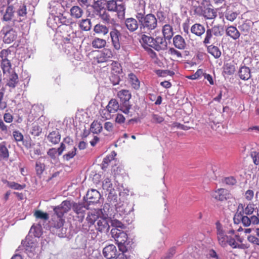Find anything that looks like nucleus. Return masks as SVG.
<instances>
[{
  "mask_svg": "<svg viewBox=\"0 0 259 259\" xmlns=\"http://www.w3.org/2000/svg\"><path fill=\"white\" fill-rule=\"evenodd\" d=\"M94 30L96 33L103 35H105L108 32V28L106 26L101 24L96 25Z\"/></svg>",
  "mask_w": 259,
  "mask_h": 259,
  "instance_id": "nucleus-45",
  "label": "nucleus"
},
{
  "mask_svg": "<svg viewBox=\"0 0 259 259\" xmlns=\"http://www.w3.org/2000/svg\"><path fill=\"white\" fill-rule=\"evenodd\" d=\"M124 23L126 28L130 32H134L140 28L139 23L138 20L134 18H128L125 19Z\"/></svg>",
  "mask_w": 259,
  "mask_h": 259,
  "instance_id": "nucleus-23",
  "label": "nucleus"
},
{
  "mask_svg": "<svg viewBox=\"0 0 259 259\" xmlns=\"http://www.w3.org/2000/svg\"><path fill=\"white\" fill-rule=\"evenodd\" d=\"M113 201H110V204L106 203L104 204L103 209L105 212L109 213V207L110 205L114 206L115 209L120 215L128 214L132 212L134 210L133 205L126 202L116 203L117 202V196L115 195H111Z\"/></svg>",
  "mask_w": 259,
  "mask_h": 259,
  "instance_id": "nucleus-3",
  "label": "nucleus"
},
{
  "mask_svg": "<svg viewBox=\"0 0 259 259\" xmlns=\"http://www.w3.org/2000/svg\"><path fill=\"white\" fill-rule=\"evenodd\" d=\"M48 141L53 144L59 143L61 139V135L58 129L51 132L47 137Z\"/></svg>",
  "mask_w": 259,
  "mask_h": 259,
  "instance_id": "nucleus-28",
  "label": "nucleus"
},
{
  "mask_svg": "<svg viewBox=\"0 0 259 259\" xmlns=\"http://www.w3.org/2000/svg\"><path fill=\"white\" fill-rule=\"evenodd\" d=\"M166 38L160 36L156 37L154 38V45L153 48L155 50L159 51L165 50L167 47V43Z\"/></svg>",
  "mask_w": 259,
  "mask_h": 259,
  "instance_id": "nucleus-21",
  "label": "nucleus"
},
{
  "mask_svg": "<svg viewBox=\"0 0 259 259\" xmlns=\"http://www.w3.org/2000/svg\"><path fill=\"white\" fill-rule=\"evenodd\" d=\"M173 44L176 48L180 50H184L186 47V42L184 38L179 34L174 37Z\"/></svg>",
  "mask_w": 259,
  "mask_h": 259,
  "instance_id": "nucleus-26",
  "label": "nucleus"
},
{
  "mask_svg": "<svg viewBox=\"0 0 259 259\" xmlns=\"http://www.w3.org/2000/svg\"><path fill=\"white\" fill-rule=\"evenodd\" d=\"M215 226L217 237L225 234V232L223 230L222 225L220 223L219 221L216 222Z\"/></svg>",
  "mask_w": 259,
  "mask_h": 259,
  "instance_id": "nucleus-57",
  "label": "nucleus"
},
{
  "mask_svg": "<svg viewBox=\"0 0 259 259\" xmlns=\"http://www.w3.org/2000/svg\"><path fill=\"white\" fill-rule=\"evenodd\" d=\"M249 60L251 62L250 58H245L244 60L241 64L237 74L239 77L243 80H248L251 77V72L250 69L246 66L245 64V60Z\"/></svg>",
  "mask_w": 259,
  "mask_h": 259,
  "instance_id": "nucleus-13",
  "label": "nucleus"
},
{
  "mask_svg": "<svg viewBox=\"0 0 259 259\" xmlns=\"http://www.w3.org/2000/svg\"><path fill=\"white\" fill-rule=\"evenodd\" d=\"M79 27L83 30H90L92 27L91 21L90 19H86L82 20L80 22Z\"/></svg>",
  "mask_w": 259,
  "mask_h": 259,
  "instance_id": "nucleus-48",
  "label": "nucleus"
},
{
  "mask_svg": "<svg viewBox=\"0 0 259 259\" xmlns=\"http://www.w3.org/2000/svg\"><path fill=\"white\" fill-rule=\"evenodd\" d=\"M245 11V7L242 4H238L233 8L232 6H228L226 11L225 13V17L227 20L233 22L238 15L241 12Z\"/></svg>",
  "mask_w": 259,
  "mask_h": 259,
  "instance_id": "nucleus-7",
  "label": "nucleus"
},
{
  "mask_svg": "<svg viewBox=\"0 0 259 259\" xmlns=\"http://www.w3.org/2000/svg\"><path fill=\"white\" fill-rule=\"evenodd\" d=\"M227 244L233 248H243V244H239L235 241V239L229 237Z\"/></svg>",
  "mask_w": 259,
  "mask_h": 259,
  "instance_id": "nucleus-53",
  "label": "nucleus"
},
{
  "mask_svg": "<svg viewBox=\"0 0 259 259\" xmlns=\"http://www.w3.org/2000/svg\"><path fill=\"white\" fill-rule=\"evenodd\" d=\"M253 26V22L250 20L246 19L239 25L238 28L241 33L246 36L251 31Z\"/></svg>",
  "mask_w": 259,
  "mask_h": 259,
  "instance_id": "nucleus-19",
  "label": "nucleus"
},
{
  "mask_svg": "<svg viewBox=\"0 0 259 259\" xmlns=\"http://www.w3.org/2000/svg\"><path fill=\"white\" fill-rule=\"evenodd\" d=\"M120 104H119L117 100L114 99H111L107 106V109L110 113H115L118 110L120 111Z\"/></svg>",
  "mask_w": 259,
  "mask_h": 259,
  "instance_id": "nucleus-31",
  "label": "nucleus"
},
{
  "mask_svg": "<svg viewBox=\"0 0 259 259\" xmlns=\"http://www.w3.org/2000/svg\"><path fill=\"white\" fill-rule=\"evenodd\" d=\"M210 29L212 33L213 34L214 38L222 36L224 33V29L222 25H215L211 28Z\"/></svg>",
  "mask_w": 259,
  "mask_h": 259,
  "instance_id": "nucleus-35",
  "label": "nucleus"
},
{
  "mask_svg": "<svg viewBox=\"0 0 259 259\" xmlns=\"http://www.w3.org/2000/svg\"><path fill=\"white\" fill-rule=\"evenodd\" d=\"M117 249L113 244H110L105 247L103 249V254L107 259H112L116 256Z\"/></svg>",
  "mask_w": 259,
  "mask_h": 259,
  "instance_id": "nucleus-20",
  "label": "nucleus"
},
{
  "mask_svg": "<svg viewBox=\"0 0 259 259\" xmlns=\"http://www.w3.org/2000/svg\"><path fill=\"white\" fill-rule=\"evenodd\" d=\"M106 6L108 11L116 12L119 19H123L124 18L125 6L123 3H119L115 0H110L106 2Z\"/></svg>",
  "mask_w": 259,
  "mask_h": 259,
  "instance_id": "nucleus-6",
  "label": "nucleus"
},
{
  "mask_svg": "<svg viewBox=\"0 0 259 259\" xmlns=\"http://www.w3.org/2000/svg\"><path fill=\"white\" fill-rule=\"evenodd\" d=\"M73 202L69 200H64L53 208L54 214L52 217L51 230L59 237L62 238L66 236L67 229L63 227L64 220V214L67 213L72 208Z\"/></svg>",
  "mask_w": 259,
  "mask_h": 259,
  "instance_id": "nucleus-1",
  "label": "nucleus"
},
{
  "mask_svg": "<svg viewBox=\"0 0 259 259\" xmlns=\"http://www.w3.org/2000/svg\"><path fill=\"white\" fill-rule=\"evenodd\" d=\"M122 245H118L119 249L122 251V253H119L115 259H131L130 256L124 252V250L121 248Z\"/></svg>",
  "mask_w": 259,
  "mask_h": 259,
  "instance_id": "nucleus-60",
  "label": "nucleus"
},
{
  "mask_svg": "<svg viewBox=\"0 0 259 259\" xmlns=\"http://www.w3.org/2000/svg\"><path fill=\"white\" fill-rule=\"evenodd\" d=\"M11 50L9 49L2 50L0 52V58L1 60H8V56L11 54Z\"/></svg>",
  "mask_w": 259,
  "mask_h": 259,
  "instance_id": "nucleus-59",
  "label": "nucleus"
},
{
  "mask_svg": "<svg viewBox=\"0 0 259 259\" xmlns=\"http://www.w3.org/2000/svg\"><path fill=\"white\" fill-rule=\"evenodd\" d=\"M9 156V151L6 146V143H0V161L7 159Z\"/></svg>",
  "mask_w": 259,
  "mask_h": 259,
  "instance_id": "nucleus-37",
  "label": "nucleus"
},
{
  "mask_svg": "<svg viewBox=\"0 0 259 259\" xmlns=\"http://www.w3.org/2000/svg\"><path fill=\"white\" fill-rule=\"evenodd\" d=\"M101 196V194L98 190L91 189L89 190L86 194L87 201L89 204L97 203Z\"/></svg>",
  "mask_w": 259,
  "mask_h": 259,
  "instance_id": "nucleus-18",
  "label": "nucleus"
},
{
  "mask_svg": "<svg viewBox=\"0 0 259 259\" xmlns=\"http://www.w3.org/2000/svg\"><path fill=\"white\" fill-rule=\"evenodd\" d=\"M212 196L218 201H223L230 199L231 194L227 190L221 188L214 191L212 194Z\"/></svg>",
  "mask_w": 259,
  "mask_h": 259,
  "instance_id": "nucleus-15",
  "label": "nucleus"
},
{
  "mask_svg": "<svg viewBox=\"0 0 259 259\" xmlns=\"http://www.w3.org/2000/svg\"><path fill=\"white\" fill-rule=\"evenodd\" d=\"M67 32L63 34L62 40L63 43V46L65 45L68 48H72L73 45V42L75 41L76 37V33L71 29H66Z\"/></svg>",
  "mask_w": 259,
  "mask_h": 259,
  "instance_id": "nucleus-10",
  "label": "nucleus"
},
{
  "mask_svg": "<svg viewBox=\"0 0 259 259\" xmlns=\"http://www.w3.org/2000/svg\"><path fill=\"white\" fill-rule=\"evenodd\" d=\"M102 187L104 190L111 191L112 187V184L111 182V180L108 178H106L103 182Z\"/></svg>",
  "mask_w": 259,
  "mask_h": 259,
  "instance_id": "nucleus-56",
  "label": "nucleus"
},
{
  "mask_svg": "<svg viewBox=\"0 0 259 259\" xmlns=\"http://www.w3.org/2000/svg\"><path fill=\"white\" fill-rule=\"evenodd\" d=\"M247 240L252 243L253 244L257 245L259 246V239L256 237L254 235H249L247 237Z\"/></svg>",
  "mask_w": 259,
  "mask_h": 259,
  "instance_id": "nucleus-64",
  "label": "nucleus"
},
{
  "mask_svg": "<svg viewBox=\"0 0 259 259\" xmlns=\"http://www.w3.org/2000/svg\"><path fill=\"white\" fill-rule=\"evenodd\" d=\"M128 79L133 88L137 90L140 88V81L134 74L130 73L128 74Z\"/></svg>",
  "mask_w": 259,
  "mask_h": 259,
  "instance_id": "nucleus-43",
  "label": "nucleus"
},
{
  "mask_svg": "<svg viewBox=\"0 0 259 259\" xmlns=\"http://www.w3.org/2000/svg\"><path fill=\"white\" fill-rule=\"evenodd\" d=\"M76 148L74 147L71 151H69L63 156L62 158L63 160L65 161H69L73 158L76 154Z\"/></svg>",
  "mask_w": 259,
  "mask_h": 259,
  "instance_id": "nucleus-50",
  "label": "nucleus"
},
{
  "mask_svg": "<svg viewBox=\"0 0 259 259\" xmlns=\"http://www.w3.org/2000/svg\"><path fill=\"white\" fill-rule=\"evenodd\" d=\"M12 65L9 60H1V68L4 74L11 73Z\"/></svg>",
  "mask_w": 259,
  "mask_h": 259,
  "instance_id": "nucleus-42",
  "label": "nucleus"
},
{
  "mask_svg": "<svg viewBox=\"0 0 259 259\" xmlns=\"http://www.w3.org/2000/svg\"><path fill=\"white\" fill-rule=\"evenodd\" d=\"M34 216L37 219L46 221L49 219L48 213L44 212L40 210H36L34 213Z\"/></svg>",
  "mask_w": 259,
  "mask_h": 259,
  "instance_id": "nucleus-49",
  "label": "nucleus"
},
{
  "mask_svg": "<svg viewBox=\"0 0 259 259\" xmlns=\"http://www.w3.org/2000/svg\"><path fill=\"white\" fill-rule=\"evenodd\" d=\"M101 216L99 215V212L96 210H92L89 211L87 213L86 221L87 224L85 223L82 224L81 230L84 233L89 232L90 228L93 225L95 224Z\"/></svg>",
  "mask_w": 259,
  "mask_h": 259,
  "instance_id": "nucleus-8",
  "label": "nucleus"
},
{
  "mask_svg": "<svg viewBox=\"0 0 259 259\" xmlns=\"http://www.w3.org/2000/svg\"><path fill=\"white\" fill-rule=\"evenodd\" d=\"M22 247H24L25 251L27 253L33 254L35 252L36 248V244L33 242L32 240L22 241Z\"/></svg>",
  "mask_w": 259,
  "mask_h": 259,
  "instance_id": "nucleus-27",
  "label": "nucleus"
},
{
  "mask_svg": "<svg viewBox=\"0 0 259 259\" xmlns=\"http://www.w3.org/2000/svg\"><path fill=\"white\" fill-rule=\"evenodd\" d=\"M7 185L10 188L14 190H21L25 187V185H22L14 182H8Z\"/></svg>",
  "mask_w": 259,
  "mask_h": 259,
  "instance_id": "nucleus-55",
  "label": "nucleus"
},
{
  "mask_svg": "<svg viewBox=\"0 0 259 259\" xmlns=\"http://www.w3.org/2000/svg\"><path fill=\"white\" fill-rule=\"evenodd\" d=\"M1 33L4 35L3 41L5 44H10L17 38V33L13 28L9 27H4L1 31Z\"/></svg>",
  "mask_w": 259,
  "mask_h": 259,
  "instance_id": "nucleus-9",
  "label": "nucleus"
},
{
  "mask_svg": "<svg viewBox=\"0 0 259 259\" xmlns=\"http://www.w3.org/2000/svg\"><path fill=\"white\" fill-rule=\"evenodd\" d=\"M98 15L102 21L107 24H112L114 20L110 17L106 9H101L98 11Z\"/></svg>",
  "mask_w": 259,
  "mask_h": 259,
  "instance_id": "nucleus-29",
  "label": "nucleus"
},
{
  "mask_svg": "<svg viewBox=\"0 0 259 259\" xmlns=\"http://www.w3.org/2000/svg\"><path fill=\"white\" fill-rule=\"evenodd\" d=\"M121 33L117 29L113 28L110 32V36L111 42L114 48L116 50H119L120 48V44L119 42V36Z\"/></svg>",
  "mask_w": 259,
  "mask_h": 259,
  "instance_id": "nucleus-17",
  "label": "nucleus"
},
{
  "mask_svg": "<svg viewBox=\"0 0 259 259\" xmlns=\"http://www.w3.org/2000/svg\"><path fill=\"white\" fill-rule=\"evenodd\" d=\"M226 32L227 35L230 36L234 40L238 39L240 35V33L239 30H238L236 27L233 26L228 27L226 30Z\"/></svg>",
  "mask_w": 259,
  "mask_h": 259,
  "instance_id": "nucleus-30",
  "label": "nucleus"
},
{
  "mask_svg": "<svg viewBox=\"0 0 259 259\" xmlns=\"http://www.w3.org/2000/svg\"><path fill=\"white\" fill-rule=\"evenodd\" d=\"M111 70L113 73L119 74L122 72V68L120 64L117 62H113L111 64Z\"/></svg>",
  "mask_w": 259,
  "mask_h": 259,
  "instance_id": "nucleus-51",
  "label": "nucleus"
},
{
  "mask_svg": "<svg viewBox=\"0 0 259 259\" xmlns=\"http://www.w3.org/2000/svg\"><path fill=\"white\" fill-rule=\"evenodd\" d=\"M117 96L120 99V111L131 117L132 114H131L130 110L132 109V104L130 102L132 97L130 92L127 90H122L118 92Z\"/></svg>",
  "mask_w": 259,
  "mask_h": 259,
  "instance_id": "nucleus-5",
  "label": "nucleus"
},
{
  "mask_svg": "<svg viewBox=\"0 0 259 259\" xmlns=\"http://www.w3.org/2000/svg\"><path fill=\"white\" fill-rule=\"evenodd\" d=\"M9 79L7 85L10 88H15L19 82L18 76L17 74L14 71H11Z\"/></svg>",
  "mask_w": 259,
  "mask_h": 259,
  "instance_id": "nucleus-34",
  "label": "nucleus"
},
{
  "mask_svg": "<svg viewBox=\"0 0 259 259\" xmlns=\"http://www.w3.org/2000/svg\"><path fill=\"white\" fill-rule=\"evenodd\" d=\"M255 210V204L253 203L249 202L246 206L245 204L239 203L237 213H241V214L245 215H250Z\"/></svg>",
  "mask_w": 259,
  "mask_h": 259,
  "instance_id": "nucleus-16",
  "label": "nucleus"
},
{
  "mask_svg": "<svg viewBox=\"0 0 259 259\" xmlns=\"http://www.w3.org/2000/svg\"><path fill=\"white\" fill-rule=\"evenodd\" d=\"M162 31L164 37L167 40H170L174 35L172 27L169 24H165L162 27Z\"/></svg>",
  "mask_w": 259,
  "mask_h": 259,
  "instance_id": "nucleus-32",
  "label": "nucleus"
},
{
  "mask_svg": "<svg viewBox=\"0 0 259 259\" xmlns=\"http://www.w3.org/2000/svg\"><path fill=\"white\" fill-rule=\"evenodd\" d=\"M168 53L170 55L176 56L179 58L182 57V53L180 51L174 49V48H170L168 50Z\"/></svg>",
  "mask_w": 259,
  "mask_h": 259,
  "instance_id": "nucleus-61",
  "label": "nucleus"
},
{
  "mask_svg": "<svg viewBox=\"0 0 259 259\" xmlns=\"http://www.w3.org/2000/svg\"><path fill=\"white\" fill-rule=\"evenodd\" d=\"M250 156L252 158L253 163L255 165L259 164V152L256 151H252L250 153Z\"/></svg>",
  "mask_w": 259,
  "mask_h": 259,
  "instance_id": "nucleus-62",
  "label": "nucleus"
},
{
  "mask_svg": "<svg viewBox=\"0 0 259 259\" xmlns=\"http://www.w3.org/2000/svg\"><path fill=\"white\" fill-rule=\"evenodd\" d=\"M92 44L94 48L100 49L105 46L106 41L104 39L96 37L93 40Z\"/></svg>",
  "mask_w": 259,
  "mask_h": 259,
  "instance_id": "nucleus-46",
  "label": "nucleus"
},
{
  "mask_svg": "<svg viewBox=\"0 0 259 259\" xmlns=\"http://www.w3.org/2000/svg\"><path fill=\"white\" fill-rule=\"evenodd\" d=\"M72 208L76 214L78 221L82 222L88 209L87 207L83 203L73 202Z\"/></svg>",
  "mask_w": 259,
  "mask_h": 259,
  "instance_id": "nucleus-11",
  "label": "nucleus"
},
{
  "mask_svg": "<svg viewBox=\"0 0 259 259\" xmlns=\"http://www.w3.org/2000/svg\"><path fill=\"white\" fill-rule=\"evenodd\" d=\"M111 226L114 228H112L111 230V233L113 237H114L115 241L117 242L118 245H123L127 240V235L124 232L119 229H123L124 228V225L119 221L117 220L110 219Z\"/></svg>",
  "mask_w": 259,
  "mask_h": 259,
  "instance_id": "nucleus-4",
  "label": "nucleus"
},
{
  "mask_svg": "<svg viewBox=\"0 0 259 259\" xmlns=\"http://www.w3.org/2000/svg\"><path fill=\"white\" fill-rule=\"evenodd\" d=\"M202 13L204 17L207 19H213L217 16V12L209 7L204 8Z\"/></svg>",
  "mask_w": 259,
  "mask_h": 259,
  "instance_id": "nucleus-33",
  "label": "nucleus"
},
{
  "mask_svg": "<svg viewBox=\"0 0 259 259\" xmlns=\"http://www.w3.org/2000/svg\"><path fill=\"white\" fill-rule=\"evenodd\" d=\"M223 70L225 73L231 75L235 71V66L231 63H226L224 65Z\"/></svg>",
  "mask_w": 259,
  "mask_h": 259,
  "instance_id": "nucleus-47",
  "label": "nucleus"
},
{
  "mask_svg": "<svg viewBox=\"0 0 259 259\" xmlns=\"http://www.w3.org/2000/svg\"><path fill=\"white\" fill-rule=\"evenodd\" d=\"M205 28L204 25L200 23H195L193 24L191 28V32L198 37H201V36L204 34L205 32Z\"/></svg>",
  "mask_w": 259,
  "mask_h": 259,
  "instance_id": "nucleus-25",
  "label": "nucleus"
},
{
  "mask_svg": "<svg viewBox=\"0 0 259 259\" xmlns=\"http://www.w3.org/2000/svg\"><path fill=\"white\" fill-rule=\"evenodd\" d=\"M71 16L75 19L81 18L83 15V10L78 6H73L70 9Z\"/></svg>",
  "mask_w": 259,
  "mask_h": 259,
  "instance_id": "nucleus-38",
  "label": "nucleus"
},
{
  "mask_svg": "<svg viewBox=\"0 0 259 259\" xmlns=\"http://www.w3.org/2000/svg\"><path fill=\"white\" fill-rule=\"evenodd\" d=\"M13 136L16 142H21L23 140V135L19 131H14Z\"/></svg>",
  "mask_w": 259,
  "mask_h": 259,
  "instance_id": "nucleus-58",
  "label": "nucleus"
},
{
  "mask_svg": "<svg viewBox=\"0 0 259 259\" xmlns=\"http://www.w3.org/2000/svg\"><path fill=\"white\" fill-rule=\"evenodd\" d=\"M113 57L112 51L109 49H103L97 56V62L103 63L108 61Z\"/></svg>",
  "mask_w": 259,
  "mask_h": 259,
  "instance_id": "nucleus-22",
  "label": "nucleus"
},
{
  "mask_svg": "<svg viewBox=\"0 0 259 259\" xmlns=\"http://www.w3.org/2000/svg\"><path fill=\"white\" fill-rule=\"evenodd\" d=\"M52 21H55L57 26L58 24L65 25V29H70L71 27L69 25L72 23L71 19L67 18L61 13L59 14V16H52V18H49L48 22L52 23Z\"/></svg>",
  "mask_w": 259,
  "mask_h": 259,
  "instance_id": "nucleus-14",
  "label": "nucleus"
},
{
  "mask_svg": "<svg viewBox=\"0 0 259 259\" xmlns=\"http://www.w3.org/2000/svg\"><path fill=\"white\" fill-rule=\"evenodd\" d=\"M241 213H236L234 217V222L235 224H238L241 222L245 227H248L250 225V218Z\"/></svg>",
  "mask_w": 259,
  "mask_h": 259,
  "instance_id": "nucleus-24",
  "label": "nucleus"
},
{
  "mask_svg": "<svg viewBox=\"0 0 259 259\" xmlns=\"http://www.w3.org/2000/svg\"><path fill=\"white\" fill-rule=\"evenodd\" d=\"M219 244L223 247L227 245L229 238L226 234L217 237Z\"/></svg>",
  "mask_w": 259,
  "mask_h": 259,
  "instance_id": "nucleus-52",
  "label": "nucleus"
},
{
  "mask_svg": "<svg viewBox=\"0 0 259 259\" xmlns=\"http://www.w3.org/2000/svg\"><path fill=\"white\" fill-rule=\"evenodd\" d=\"M45 168V165L44 163L40 162H36L35 164V170L37 175L40 176Z\"/></svg>",
  "mask_w": 259,
  "mask_h": 259,
  "instance_id": "nucleus-54",
  "label": "nucleus"
},
{
  "mask_svg": "<svg viewBox=\"0 0 259 259\" xmlns=\"http://www.w3.org/2000/svg\"><path fill=\"white\" fill-rule=\"evenodd\" d=\"M95 224L96 230L100 233H107L110 229V219L101 217Z\"/></svg>",
  "mask_w": 259,
  "mask_h": 259,
  "instance_id": "nucleus-12",
  "label": "nucleus"
},
{
  "mask_svg": "<svg viewBox=\"0 0 259 259\" xmlns=\"http://www.w3.org/2000/svg\"><path fill=\"white\" fill-rule=\"evenodd\" d=\"M14 7L13 6L7 7L6 12L3 16V20L5 21H10L14 16Z\"/></svg>",
  "mask_w": 259,
  "mask_h": 259,
  "instance_id": "nucleus-39",
  "label": "nucleus"
},
{
  "mask_svg": "<svg viewBox=\"0 0 259 259\" xmlns=\"http://www.w3.org/2000/svg\"><path fill=\"white\" fill-rule=\"evenodd\" d=\"M142 10L135 15L138 20L140 29L142 33L150 34L157 26V20L154 15L148 14L145 15V6L141 5Z\"/></svg>",
  "mask_w": 259,
  "mask_h": 259,
  "instance_id": "nucleus-2",
  "label": "nucleus"
},
{
  "mask_svg": "<svg viewBox=\"0 0 259 259\" xmlns=\"http://www.w3.org/2000/svg\"><path fill=\"white\" fill-rule=\"evenodd\" d=\"M205 47L207 48V52L215 59L219 58L221 56V51L218 47L213 45H207Z\"/></svg>",
  "mask_w": 259,
  "mask_h": 259,
  "instance_id": "nucleus-36",
  "label": "nucleus"
},
{
  "mask_svg": "<svg viewBox=\"0 0 259 259\" xmlns=\"http://www.w3.org/2000/svg\"><path fill=\"white\" fill-rule=\"evenodd\" d=\"M57 149L55 148H50L47 151V154L52 159H55L56 158V154H57Z\"/></svg>",
  "mask_w": 259,
  "mask_h": 259,
  "instance_id": "nucleus-63",
  "label": "nucleus"
},
{
  "mask_svg": "<svg viewBox=\"0 0 259 259\" xmlns=\"http://www.w3.org/2000/svg\"><path fill=\"white\" fill-rule=\"evenodd\" d=\"M205 35L203 40V44L205 46H207L211 42V40L213 39V36H214L209 27H207V29H205Z\"/></svg>",
  "mask_w": 259,
  "mask_h": 259,
  "instance_id": "nucleus-44",
  "label": "nucleus"
},
{
  "mask_svg": "<svg viewBox=\"0 0 259 259\" xmlns=\"http://www.w3.org/2000/svg\"><path fill=\"white\" fill-rule=\"evenodd\" d=\"M102 130V124L100 122L94 120L91 125L90 131L94 134H98L100 133Z\"/></svg>",
  "mask_w": 259,
  "mask_h": 259,
  "instance_id": "nucleus-41",
  "label": "nucleus"
},
{
  "mask_svg": "<svg viewBox=\"0 0 259 259\" xmlns=\"http://www.w3.org/2000/svg\"><path fill=\"white\" fill-rule=\"evenodd\" d=\"M141 42L145 45L150 47L153 48L154 45V38L152 37L143 34L141 37Z\"/></svg>",
  "mask_w": 259,
  "mask_h": 259,
  "instance_id": "nucleus-40",
  "label": "nucleus"
}]
</instances>
